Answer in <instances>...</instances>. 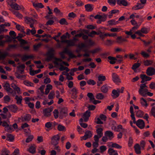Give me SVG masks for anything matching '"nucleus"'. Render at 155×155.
Here are the masks:
<instances>
[{
	"instance_id": "obj_21",
	"label": "nucleus",
	"mask_w": 155,
	"mask_h": 155,
	"mask_svg": "<svg viewBox=\"0 0 155 155\" xmlns=\"http://www.w3.org/2000/svg\"><path fill=\"white\" fill-rule=\"evenodd\" d=\"M108 153L109 155H118L117 151L111 148H109L108 149Z\"/></svg>"
},
{
	"instance_id": "obj_42",
	"label": "nucleus",
	"mask_w": 155,
	"mask_h": 155,
	"mask_svg": "<svg viewBox=\"0 0 155 155\" xmlns=\"http://www.w3.org/2000/svg\"><path fill=\"white\" fill-rule=\"evenodd\" d=\"M59 23L61 25H68V23L66 19L64 18H62L59 21Z\"/></svg>"
},
{
	"instance_id": "obj_59",
	"label": "nucleus",
	"mask_w": 155,
	"mask_h": 155,
	"mask_svg": "<svg viewBox=\"0 0 155 155\" xmlns=\"http://www.w3.org/2000/svg\"><path fill=\"white\" fill-rule=\"evenodd\" d=\"M111 146L112 147H114L117 149H121L122 147L121 146L116 143H112Z\"/></svg>"
},
{
	"instance_id": "obj_57",
	"label": "nucleus",
	"mask_w": 155,
	"mask_h": 155,
	"mask_svg": "<svg viewBox=\"0 0 155 155\" xmlns=\"http://www.w3.org/2000/svg\"><path fill=\"white\" fill-rule=\"evenodd\" d=\"M53 113L54 114V117L55 119L57 118L58 117L59 114V112L58 110L57 109H55L54 110Z\"/></svg>"
},
{
	"instance_id": "obj_53",
	"label": "nucleus",
	"mask_w": 155,
	"mask_h": 155,
	"mask_svg": "<svg viewBox=\"0 0 155 155\" xmlns=\"http://www.w3.org/2000/svg\"><path fill=\"white\" fill-rule=\"evenodd\" d=\"M144 5L141 3H137L136 5V10L142 9L143 8Z\"/></svg>"
},
{
	"instance_id": "obj_41",
	"label": "nucleus",
	"mask_w": 155,
	"mask_h": 155,
	"mask_svg": "<svg viewBox=\"0 0 155 155\" xmlns=\"http://www.w3.org/2000/svg\"><path fill=\"white\" fill-rule=\"evenodd\" d=\"M141 153L140 146L139 143H136V154H139Z\"/></svg>"
},
{
	"instance_id": "obj_27",
	"label": "nucleus",
	"mask_w": 155,
	"mask_h": 155,
	"mask_svg": "<svg viewBox=\"0 0 155 155\" xmlns=\"http://www.w3.org/2000/svg\"><path fill=\"white\" fill-rule=\"evenodd\" d=\"M10 151L6 148H3L1 151V155H9Z\"/></svg>"
},
{
	"instance_id": "obj_60",
	"label": "nucleus",
	"mask_w": 155,
	"mask_h": 155,
	"mask_svg": "<svg viewBox=\"0 0 155 155\" xmlns=\"http://www.w3.org/2000/svg\"><path fill=\"white\" fill-rule=\"evenodd\" d=\"M65 128L64 126L61 125L59 124L58 126V129L59 131H62L64 130Z\"/></svg>"
},
{
	"instance_id": "obj_39",
	"label": "nucleus",
	"mask_w": 155,
	"mask_h": 155,
	"mask_svg": "<svg viewBox=\"0 0 155 155\" xmlns=\"http://www.w3.org/2000/svg\"><path fill=\"white\" fill-rule=\"evenodd\" d=\"M96 98L98 100H101L104 98V96L102 93H99L96 95Z\"/></svg>"
},
{
	"instance_id": "obj_63",
	"label": "nucleus",
	"mask_w": 155,
	"mask_h": 155,
	"mask_svg": "<svg viewBox=\"0 0 155 155\" xmlns=\"http://www.w3.org/2000/svg\"><path fill=\"white\" fill-rule=\"evenodd\" d=\"M149 87L151 89H155V82H151L149 85Z\"/></svg>"
},
{
	"instance_id": "obj_48",
	"label": "nucleus",
	"mask_w": 155,
	"mask_h": 155,
	"mask_svg": "<svg viewBox=\"0 0 155 155\" xmlns=\"http://www.w3.org/2000/svg\"><path fill=\"white\" fill-rule=\"evenodd\" d=\"M4 103H6L10 102L11 98L8 95H6L4 97Z\"/></svg>"
},
{
	"instance_id": "obj_31",
	"label": "nucleus",
	"mask_w": 155,
	"mask_h": 155,
	"mask_svg": "<svg viewBox=\"0 0 155 155\" xmlns=\"http://www.w3.org/2000/svg\"><path fill=\"white\" fill-rule=\"evenodd\" d=\"M33 56L32 55H24L21 58V60L23 61H26L29 58H32Z\"/></svg>"
},
{
	"instance_id": "obj_9",
	"label": "nucleus",
	"mask_w": 155,
	"mask_h": 155,
	"mask_svg": "<svg viewBox=\"0 0 155 155\" xmlns=\"http://www.w3.org/2000/svg\"><path fill=\"white\" fill-rule=\"evenodd\" d=\"M136 125L141 129H143L145 126L144 121L142 119H139L136 121Z\"/></svg>"
},
{
	"instance_id": "obj_50",
	"label": "nucleus",
	"mask_w": 155,
	"mask_h": 155,
	"mask_svg": "<svg viewBox=\"0 0 155 155\" xmlns=\"http://www.w3.org/2000/svg\"><path fill=\"white\" fill-rule=\"evenodd\" d=\"M55 95L54 91H51L48 95V98L49 99H52L54 98Z\"/></svg>"
},
{
	"instance_id": "obj_58",
	"label": "nucleus",
	"mask_w": 155,
	"mask_h": 155,
	"mask_svg": "<svg viewBox=\"0 0 155 155\" xmlns=\"http://www.w3.org/2000/svg\"><path fill=\"white\" fill-rule=\"evenodd\" d=\"M87 83L89 85H95L96 83V82L93 80L89 79L87 81Z\"/></svg>"
},
{
	"instance_id": "obj_47",
	"label": "nucleus",
	"mask_w": 155,
	"mask_h": 155,
	"mask_svg": "<svg viewBox=\"0 0 155 155\" xmlns=\"http://www.w3.org/2000/svg\"><path fill=\"white\" fill-rule=\"evenodd\" d=\"M13 13L15 15V16L19 18H22L23 16L22 15L20 14L19 12L17 11H14L13 12Z\"/></svg>"
},
{
	"instance_id": "obj_64",
	"label": "nucleus",
	"mask_w": 155,
	"mask_h": 155,
	"mask_svg": "<svg viewBox=\"0 0 155 155\" xmlns=\"http://www.w3.org/2000/svg\"><path fill=\"white\" fill-rule=\"evenodd\" d=\"M150 112L151 115L155 118V106L152 108Z\"/></svg>"
},
{
	"instance_id": "obj_2",
	"label": "nucleus",
	"mask_w": 155,
	"mask_h": 155,
	"mask_svg": "<svg viewBox=\"0 0 155 155\" xmlns=\"http://www.w3.org/2000/svg\"><path fill=\"white\" fill-rule=\"evenodd\" d=\"M147 88V87L145 84H140L138 91L139 94L142 96L146 97V94L148 91Z\"/></svg>"
},
{
	"instance_id": "obj_6",
	"label": "nucleus",
	"mask_w": 155,
	"mask_h": 155,
	"mask_svg": "<svg viewBox=\"0 0 155 155\" xmlns=\"http://www.w3.org/2000/svg\"><path fill=\"white\" fill-rule=\"evenodd\" d=\"M146 73L149 76H152L155 74V69L152 67H148L146 70Z\"/></svg>"
},
{
	"instance_id": "obj_62",
	"label": "nucleus",
	"mask_w": 155,
	"mask_h": 155,
	"mask_svg": "<svg viewBox=\"0 0 155 155\" xmlns=\"http://www.w3.org/2000/svg\"><path fill=\"white\" fill-rule=\"evenodd\" d=\"M140 147H141L142 149H144L146 144L145 141L144 140H142L140 142Z\"/></svg>"
},
{
	"instance_id": "obj_52",
	"label": "nucleus",
	"mask_w": 155,
	"mask_h": 155,
	"mask_svg": "<svg viewBox=\"0 0 155 155\" xmlns=\"http://www.w3.org/2000/svg\"><path fill=\"white\" fill-rule=\"evenodd\" d=\"M28 150L30 153L34 154L35 153V148L33 146H31L29 147Z\"/></svg>"
},
{
	"instance_id": "obj_38",
	"label": "nucleus",
	"mask_w": 155,
	"mask_h": 155,
	"mask_svg": "<svg viewBox=\"0 0 155 155\" xmlns=\"http://www.w3.org/2000/svg\"><path fill=\"white\" fill-rule=\"evenodd\" d=\"M108 90V88L107 87L106 85H104L101 87V91L104 93H107Z\"/></svg>"
},
{
	"instance_id": "obj_33",
	"label": "nucleus",
	"mask_w": 155,
	"mask_h": 155,
	"mask_svg": "<svg viewBox=\"0 0 155 155\" xmlns=\"http://www.w3.org/2000/svg\"><path fill=\"white\" fill-rule=\"evenodd\" d=\"M4 90L7 92L10 87V84L8 81H6L5 83L3 85Z\"/></svg>"
},
{
	"instance_id": "obj_8",
	"label": "nucleus",
	"mask_w": 155,
	"mask_h": 155,
	"mask_svg": "<svg viewBox=\"0 0 155 155\" xmlns=\"http://www.w3.org/2000/svg\"><path fill=\"white\" fill-rule=\"evenodd\" d=\"M62 43H66L67 44V48L70 46H73L75 45V42L73 40H66V41H62Z\"/></svg>"
},
{
	"instance_id": "obj_34",
	"label": "nucleus",
	"mask_w": 155,
	"mask_h": 155,
	"mask_svg": "<svg viewBox=\"0 0 155 155\" xmlns=\"http://www.w3.org/2000/svg\"><path fill=\"white\" fill-rule=\"evenodd\" d=\"M67 54H68L70 58H76V56L73 54L67 48Z\"/></svg>"
},
{
	"instance_id": "obj_54",
	"label": "nucleus",
	"mask_w": 155,
	"mask_h": 155,
	"mask_svg": "<svg viewBox=\"0 0 155 155\" xmlns=\"http://www.w3.org/2000/svg\"><path fill=\"white\" fill-rule=\"evenodd\" d=\"M98 79V81H104L106 79V77L105 76H102L101 75L99 76Z\"/></svg>"
},
{
	"instance_id": "obj_45",
	"label": "nucleus",
	"mask_w": 155,
	"mask_h": 155,
	"mask_svg": "<svg viewBox=\"0 0 155 155\" xmlns=\"http://www.w3.org/2000/svg\"><path fill=\"white\" fill-rule=\"evenodd\" d=\"M138 19H139V21H140V22L139 25H137V23L136 22V28H137V26L139 27V26L140 25L143 21L142 17L140 15H136V20H137Z\"/></svg>"
},
{
	"instance_id": "obj_35",
	"label": "nucleus",
	"mask_w": 155,
	"mask_h": 155,
	"mask_svg": "<svg viewBox=\"0 0 155 155\" xmlns=\"http://www.w3.org/2000/svg\"><path fill=\"white\" fill-rule=\"evenodd\" d=\"M153 61L150 60H146L143 61L144 65L145 66H149L151 65Z\"/></svg>"
},
{
	"instance_id": "obj_51",
	"label": "nucleus",
	"mask_w": 155,
	"mask_h": 155,
	"mask_svg": "<svg viewBox=\"0 0 155 155\" xmlns=\"http://www.w3.org/2000/svg\"><path fill=\"white\" fill-rule=\"evenodd\" d=\"M34 137L32 135H30L28 136V137L26 138L25 142L27 143H29L33 139Z\"/></svg>"
},
{
	"instance_id": "obj_7",
	"label": "nucleus",
	"mask_w": 155,
	"mask_h": 155,
	"mask_svg": "<svg viewBox=\"0 0 155 155\" xmlns=\"http://www.w3.org/2000/svg\"><path fill=\"white\" fill-rule=\"evenodd\" d=\"M92 133L91 131L87 130L85 132V134L84 136L81 137V138H82L83 139L85 140L87 139L90 138L92 137Z\"/></svg>"
},
{
	"instance_id": "obj_16",
	"label": "nucleus",
	"mask_w": 155,
	"mask_h": 155,
	"mask_svg": "<svg viewBox=\"0 0 155 155\" xmlns=\"http://www.w3.org/2000/svg\"><path fill=\"white\" fill-rule=\"evenodd\" d=\"M130 111L131 114L130 117L131 118V119L133 120L134 123L135 124H136V120L134 114V113L133 107L132 106H131L130 107Z\"/></svg>"
},
{
	"instance_id": "obj_49",
	"label": "nucleus",
	"mask_w": 155,
	"mask_h": 155,
	"mask_svg": "<svg viewBox=\"0 0 155 155\" xmlns=\"http://www.w3.org/2000/svg\"><path fill=\"white\" fill-rule=\"evenodd\" d=\"M140 54L143 58H148L150 56V55L144 51H142Z\"/></svg>"
},
{
	"instance_id": "obj_5",
	"label": "nucleus",
	"mask_w": 155,
	"mask_h": 155,
	"mask_svg": "<svg viewBox=\"0 0 155 155\" xmlns=\"http://www.w3.org/2000/svg\"><path fill=\"white\" fill-rule=\"evenodd\" d=\"M60 139V137L59 135L54 136L51 139V143L54 146L57 145Z\"/></svg>"
},
{
	"instance_id": "obj_22",
	"label": "nucleus",
	"mask_w": 155,
	"mask_h": 155,
	"mask_svg": "<svg viewBox=\"0 0 155 155\" xmlns=\"http://www.w3.org/2000/svg\"><path fill=\"white\" fill-rule=\"evenodd\" d=\"M32 4L34 7L35 8H42L44 7V6L41 3H35L33 2Z\"/></svg>"
},
{
	"instance_id": "obj_40",
	"label": "nucleus",
	"mask_w": 155,
	"mask_h": 155,
	"mask_svg": "<svg viewBox=\"0 0 155 155\" xmlns=\"http://www.w3.org/2000/svg\"><path fill=\"white\" fill-rule=\"evenodd\" d=\"M8 93L12 94L13 97H14L16 95V93L14 91V90L10 87L9 88L7 92Z\"/></svg>"
},
{
	"instance_id": "obj_56",
	"label": "nucleus",
	"mask_w": 155,
	"mask_h": 155,
	"mask_svg": "<svg viewBox=\"0 0 155 155\" xmlns=\"http://www.w3.org/2000/svg\"><path fill=\"white\" fill-rule=\"evenodd\" d=\"M9 34L10 35L12 36V37L13 39H15V37L16 36V34L14 31H10L9 32Z\"/></svg>"
},
{
	"instance_id": "obj_25",
	"label": "nucleus",
	"mask_w": 155,
	"mask_h": 155,
	"mask_svg": "<svg viewBox=\"0 0 155 155\" xmlns=\"http://www.w3.org/2000/svg\"><path fill=\"white\" fill-rule=\"evenodd\" d=\"M105 135L106 136L109 137L110 140H111L110 138L111 137H112V138L114 137L113 133L110 131H106L105 133Z\"/></svg>"
},
{
	"instance_id": "obj_36",
	"label": "nucleus",
	"mask_w": 155,
	"mask_h": 155,
	"mask_svg": "<svg viewBox=\"0 0 155 155\" xmlns=\"http://www.w3.org/2000/svg\"><path fill=\"white\" fill-rule=\"evenodd\" d=\"M140 102L141 105L145 107H147L148 104L147 103L146 101L143 97H141L140 99Z\"/></svg>"
},
{
	"instance_id": "obj_4",
	"label": "nucleus",
	"mask_w": 155,
	"mask_h": 155,
	"mask_svg": "<svg viewBox=\"0 0 155 155\" xmlns=\"http://www.w3.org/2000/svg\"><path fill=\"white\" fill-rule=\"evenodd\" d=\"M136 26L133 27L130 31H126L125 33L129 35H131V38L133 39L136 38Z\"/></svg>"
},
{
	"instance_id": "obj_18",
	"label": "nucleus",
	"mask_w": 155,
	"mask_h": 155,
	"mask_svg": "<svg viewBox=\"0 0 155 155\" xmlns=\"http://www.w3.org/2000/svg\"><path fill=\"white\" fill-rule=\"evenodd\" d=\"M52 110L49 108H46L43 110V113L45 116L48 117L50 116L51 115V112Z\"/></svg>"
},
{
	"instance_id": "obj_12",
	"label": "nucleus",
	"mask_w": 155,
	"mask_h": 155,
	"mask_svg": "<svg viewBox=\"0 0 155 155\" xmlns=\"http://www.w3.org/2000/svg\"><path fill=\"white\" fill-rule=\"evenodd\" d=\"M11 8L17 10H18L20 9H22L23 10L24 9V7L22 6H19L17 3H15L10 6Z\"/></svg>"
},
{
	"instance_id": "obj_37",
	"label": "nucleus",
	"mask_w": 155,
	"mask_h": 155,
	"mask_svg": "<svg viewBox=\"0 0 155 155\" xmlns=\"http://www.w3.org/2000/svg\"><path fill=\"white\" fill-rule=\"evenodd\" d=\"M62 74L63 75H66L67 76V79L68 80H72L73 79V78L71 76V75H70L69 74L65 71H63L62 72Z\"/></svg>"
},
{
	"instance_id": "obj_1",
	"label": "nucleus",
	"mask_w": 155,
	"mask_h": 155,
	"mask_svg": "<svg viewBox=\"0 0 155 155\" xmlns=\"http://www.w3.org/2000/svg\"><path fill=\"white\" fill-rule=\"evenodd\" d=\"M55 50L53 48H51L48 51L47 53V57L46 59V61L48 62H49L51 61V60L54 58L55 59V61H54V63L55 64L58 65L59 64L58 62V61L61 62L62 61V63L66 66H68L69 64L67 62L62 61V59L60 58H54Z\"/></svg>"
},
{
	"instance_id": "obj_11",
	"label": "nucleus",
	"mask_w": 155,
	"mask_h": 155,
	"mask_svg": "<svg viewBox=\"0 0 155 155\" xmlns=\"http://www.w3.org/2000/svg\"><path fill=\"white\" fill-rule=\"evenodd\" d=\"M91 114V112L89 110H87L84 113L83 117L84 119V122H86L88 120L89 117H90Z\"/></svg>"
},
{
	"instance_id": "obj_17",
	"label": "nucleus",
	"mask_w": 155,
	"mask_h": 155,
	"mask_svg": "<svg viewBox=\"0 0 155 155\" xmlns=\"http://www.w3.org/2000/svg\"><path fill=\"white\" fill-rule=\"evenodd\" d=\"M71 91L72 93L71 97L73 99H75L77 97V95L78 93V90L75 87H74L72 89Z\"/></svg>"
},
{
	"instance_id": "obj_26",
	"label": "nucleus",
	"mask_w": 155,
	"mask_h": 155,
	"mask_svg": "<svg viewBox=\"0 0 155 155\" xmlns=\"http://www.w3.org/2000/svg\"><path fill=\"white\" fill-rule=\"evenodd\" d=\"M25 21L27 20V22H26V23L27 24L28 23H34L35 21H36V20L32 19L31 18L28 17L27 16L25 17Z\"/></svg>"
},
{
	"instance_id": "obj_24",
	"label": "nucleus",
	"mask_w": 155,
	"mask_h": 155,
	"mask_svg": "<svg viewBox=\"0 0 155 155\" xmlns=\"http://www.w3.org/2000/svg\"><path fill=\"white\" fill-rule=\"evenodd\" d=\"M140 77L142 80H144L146 81H149L151 79V78L147 76L144 74H141Z\"/></svg>"
},
{
	"instance_id": "obj_44",
	"label": "nucleus",
	"mask_w": 155,
	"mask_h": 155,
	"mask_svg": "<svg viewBox=\"0 0 155 155\" xmlns=\"http://www.w3.org/2000/svg\"><path fill=\"white\" fill-rule=\"evenodd\" d=\"M143 114V112L141 110H138L136 112V117H142Z\"/></svg>"
},
{
	"instance_id": "obj_15",
	"label": "nucleus",
	"mask_w": 155,
	"mask_h": 155,
	"mask_svg": "<svg viewBox=\"0 0 155 155\" xmlns=\"http://www.w3.org/2000/svg\"><path fill=\"white\" fill-rule=\"evenodd\" d=\"M7 107L10 110L14 113H16L18 109V107L15 104L9 105L7 106Z\"/></svg>"
},
{
	"instance_id": "obj_19",
	"label": "nucleus",
	"mask_w": 155,
	"mask_h": 155,
	"mask_svg": "<svg viewBox=\"0 0 155 155\" xmlns=\"http://www.w3.org/2000/svg\"><path fill=\"white\" fill-rule=\"evenodd\" d=\"M7 56H9L8 53V52H3L0 51V60H4Z\"/></svg>"
},
{
	"instance_id": "obj_30",
	"label": "nucleus",
	"mask_w": 155,
	"mask_h": 155,
	"mask_svg": "<svg viewBox=\"0 0 155 155\" xmlns=\"http://www.w3.org/2000/svg\"><path fill=\"white\" fill-rule=\"evenodd\" d=\"M108 59L110 60H114L117 61V62L119 64H120L123 61V60L121 59H117V58L114 57H112L110 56H108L107 57Z\"/></svg>"
},
{
	"instance_id": "obj_29",
	"label": "nucleus",
	"mask_w": 155,
	"mask_h": 155,
	"mask_svg": "<svg viewBox=\"0 0 155 155\" xmlns=\"http://www.w3.org/2000/svg\"><path fill=\"white\" fill-rule=\"evenodd\" d=\"M15 99L16 100V103L18 104H21L22 97L21 96L18 97V95L15 96Z\"/></svg>"
},
{
	"instance_id": "obj_14",
	"label": "nucleus",
	"mask_w": 155,
	"mask_h": 155,
	"mask_svg": "<svg viewBox=\"0 0 155 155\" xmlns=\"http://www.w3.org/2000/svg\"><path fill=\"white\" fill-rule=\"evenodd\" d=\"M31 118V115L29 114H27L24 117H21V121L22 122L29 121Z\"/></svg>"
},
{
	"instance_id": "obj_23",
	"label": "nucleus",
	"mask_w": 155,
	"mask_h": 155,
	"mask_svg": "<svg viewBox=\"0 0 155 155\" xmlns=\"http://www.w3.org/2000/svg\"><path fill=\"white\" fill-rule=\"evenodd\" d=\"M32 68H30L29 69L30 70V74L31 76H34L36 74H37L41 71V70L38 69L36 70H32Z\"/></svg>"
},
{
	"instance_id": "obj_28",
	"label": "nucleus",
	"mask_w": 155,
	"mask_h": 155,
	"mask_svg": "<svg viewBox=\"0 0 155 155\" xmlns=\"http://www.w3.org/2000/svg\"><path fill=\"white\" fill-rule=\"evenodd\" d=\"M67 48H65L64 49L63 51L59 53V54L61 56V58L62 59H64L66 58V57L65 56L64 53L67 54Z\"/></svg>"
},
{
	"instance_id": "obj_46",
	"label": "nucleus",
	"mask_w": 155,
	"mask_h": 155,
	"mask_svg": "<svg viewBox=\"0 0 155 155\" xmlns=\"http://www.w3.org/2000/svg\"><path fill=\"white\" fill-rule=\"evenodd\" d=\"M14 139V137L11 134H9L7 135L6 140L10 141H12Z\"/></svg>"
},
{
	"instance_id": "obj_10",
	"label": "nucleus",
	"mask_w": 155,
	"mask_h": 155,
	"mask_svg": "<svg viewBox=\"0 0 155 155\" xmlns=\"http://www.w3.org/2000/svg\"><path fill=\"white\" fill-rule=\"evenodd\" d=\"M120 90L118 89L117 90H113L112 92L111 96L113 99L118 97L120 95Z\"/></svg>"
},
{
	"instance_id": "obj_3",
	"label": "nucleus",
	"mask_w": 155,
	"mask_h": 155,
	"mask_svg": "<svg viewBox=\"0 0 155 155\" xmlns=\"http://www.w3.org/2000/svg\"><path fill=\"white\" fill-rule=\"evenodd\" d=\"M68 115V108L66 107H63L61 108L59 114V118L62 119L66 117Z\"/></svg>"
},
{
	"instance_id": "obj_13",
	"label": "nucleus",
	"mask_w": 155,
	"mask_h": 155,
	"mask_svg": "<svg viewBox=\"0 0 155 155\" xmlns=\"http://www.w3.org/2000/svg\"><path fill=\"white\" fill-rule=\"evenodd\" d=\"M113 81L115 83H120L121 81L118 76L115 73H114L112 74Z\"/></svg>"
},
{
	"instance_id": "obj_55",
	"label": "nucleus",
	"mask_w": 155,
	"mask_h": 155,
	"mask_svg": "<svg viewBox=\"0 0 155 155\" xmlns=\"http://www.w3.org/2000/svg\"><path fill=\"white\" fill-rule=\"evenodd\" d=\"M24 84L27 86L34 87V84L28 81H25L24 82Z\"/></svg>"
},
{
	"instance_id": "obj_61",
	"label": "nucleus",
	"mask_w": 155,
	"mask_h": 155,
	"mask_svg": "<svg viewBox=\"0 0 155 155\" xmlns=\"http://www.w3.org/2000/svg\"><path fill=\"white\" fill-rule=\"evenodd\" d=\"M88 110L90 111V110H94L96 108V106L93 105H89L87 107Z\"/></svg>"
},
{
	"instance_id": "obj_43",
	"label": "nucleus",
	"mask_w": 155,
	"mask_h": 155,
	"mask_svg": "<svg viewBox=\"0 0 155 155\" xmlns=\"http://www.w3.org/2000/svg\"><path fill=\"white\" fill-rule=\"evenodd\" d=\"M87 96L90 98V101L91 102L95 98L93 94L91 93H88L87 94Z\"/></svg>"
},
{
	"instance_id": "obj_20",
	"label": "nucleus",
	"mask_w": 155,
	"mask_h": 155,
	"mask_svg": "<svg viewBox=\"0 0 155 155\" xmlns=\"http://www.w3.org/2000/svg\"><path fill=\"white\" fill-rule=\"evenodd\" d=\"M93 5L91 4H87L85 5L86 11L87 12H91L93 9Z\"/></svg>"
},
{
	"instance_id": "obj_32",
	"label": "nucleus",
	"mask_w": 155,
	"mask_h": 155,
	"mask_svg": "<svg viewBox=\"0 0 155 155\" xmlns=\"http://www.w3.org/2000/svg\"><path fill=\"white\" fill-rule=\"evenodd\" d=\"M103 129L101 127L98 128L96 130V132L97 134L99 135V137H101L103 135Z\"/></svg>"
}]
</instances>
